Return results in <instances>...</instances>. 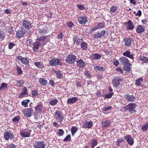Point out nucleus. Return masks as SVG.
Returning a JSON list of instances; mask_svg holds the SVG:
<instances>
[{
  "instance_id": "obj_1",
  "label": "nucleus",
  "mask_w": 148,
  "mask_h": 148,
  "mask_svg": "<svg viewBox=\"0 0 148 148\" xmlns=\"http://www.w3.org/2000/svg\"><path fill=\"white\" fill-rule=\"evenodd\" d=\"M119 60L121 64L123 66V69L124 71L127 72L131 71V68L130 66L132 64L127 58L124 56L121 57L119 58Z\"/></svg>"
},
{
  "instance_id": "obj_2",
  "label": "nucleus",
  "mask_w": 148,
  "mask_h": 148,
  "mask_svg": "<svg viewBox=\"0 0 148 148\" xmlns=\"http://www.w3.org/2000/svg\"><path fill=\"white\" fill-rule=\"evenodd\" d=\"M137 106L136 104L135 103H130L127 106L123 108L124 111L128 110L129 112L131 114H135L136 112V110L135 109Z\"/></svg>"
},
{
  "instance_id": "obj_3",
  "label": "nucleus",
  "mask_w": 148,
  "mask_h": 148,
  "mask_svg": "<svg viewBox=\"0 0 148 148\" xmlns=\"http://www.w3.org/2000/svg\"><path fill=\"white\" fill-rule=\"evenodd\" d=\"M49 64L53 66H56L58 65L61 66L62 64L60 59L55 58H52L49 61Z\"/></svg>"
},
{
  "instance_id": "obj_4",
  "label": "nucleus",
  "mask_w": 148,
  "mask_h": 148,
  "mask_svg": "<svg viewBox=\"0 0 148 148\" xmlns=\"http://www.w3.org/2000/svg\"><path fill=\"white\" fill-rule=\"evenodd\" d=\"M4 136L5 139L7 140H8L10 139L11 140L13 139V141H15V140H14V139L15 138L14 135L13 134V133L11 130L5 132L4 134Z\"/></svg>"
},
{
  "instance_id": "obj_5",
  "label": "nucleus",
  "mask_w": 148,
  "mask_h": 148,
  "mask_svg": "<svg viewBox=\"0 0 148 148\" xmlns=\"http://www.w3.org/2000/svg\"><path fill=\"white\" fill-rule=\"evenodd\" d=\"M42 36L41 37L36 39L38 41L42 46H44L49 40L48 36Z\"/></svg>"
},
{
  "instance_id": "obj_6",
  "label": "nucleus",
  "mask_w": 148,
  "mask_h": 148,
  "mask_svg": "<svg viewBox=\"0 0 148 148\" xmlns=\"http://www.w3.org/2000/svg\"><path fill=\"white\" fill-rule=\"evenodd\" d=\"M76 58L77 57L75 56L69 54L66 57L65 60L67 63L70 64H73L75 61Z\"/></svg>"
},
{
  "instance_id": "obj_7",
  "label": "nucleus",
  "mask_w": 148,
  "mask_h": 148,
  "mask_svg": "<svg viewBox=\"0 0 148 148\" xmlns=\"http://www.w3.org/2000/svg\"><path fill=\"white\" fill-rule=\"evenodd\" d=\"M46 146V143L42 141H36L34 144V148H45Z\"/></svg>"
},
{
  "instance_id": "obj_8",
  "label": "nucleus",
  "mask_w": 148,
  "mask_h": 148,
  "mask_svg": "<svg viewBox=\"0 0 148 148\" xmlns=\"http://www.w3.org/2000/svg\"><path fill=\"white\" fill-rule=\"evenodd\" d=\"M22 29L27 30L29 29L32 27V23L27 20H25L23 21Z\"/></svg>"
},
{
  "instance_id": "obj_9",
  "label": "nucleus",
  "mask_w": 148,
  "mask_h": 148,
  "mask_svg": "<svg viewBox=\"0 0 148 148\" xmlns=\"http://www.w3.org/2000/svg\"><path fill=\"white\" fill-rule=\"evenodd\" d=\"M55 116L56 117V120H58V121L60 123L62 121L64 116L63 114L60 111L56 110L55 113Z\"/></svg>"
},
{
  "instance_id": "obj_10",
  "label": "nucleus",
  "mask_w": 148,
  "mask_h": 148,
  "mask_svg": "<svg viewBox=\"0 0 148 148\" xmlns=\"http://www.w3.org/2000/svg\"><path fill=\"white\" fill-rule=\"evenodd\" d=\"M32 130L29 129H25L21 131L20 134L23 138L29 137L30 136V132Z\"/></svg>"
},
{
  "instance_id": "obj_11",
  "label": "nucleus",
  "mask_w": 148,
  "mask_h": 148,
  "mask_svg": "<svg viewBox=\"0 0 148 148\" xmlns=\"http://www.w3.org/2000/svg\"><path fill=\"white\" fill-rule=\"evenodd\" d=\"M23 112L27 117L31 116L34 113V111L32 108H28L23 110Z\"/></svg>"
},
{
  "instance_id": "obj_12",
  "label": "nucleus",
  "mask_w": 148,
  "mask_h": 148,
  "mask_svg": "<svg viewBox=\"0 0 148 148\" xmlns=\"http://www.w3.org/2000/svg\"><path fill=\"white\" fill-rule=\"evenodd\" d=\"M106 32L105 30L99 31L95 33L93 36L94 38L98 39L99 38L103 37L105 34Z\"/></svg>"
},
{
  "instance_id": "obj_13",
  "label": "nucleus",
  "mask_w": 148,
  "mask_h": 148,
  "mask_svg": "<svg viewBox=\"0 0 148 148\" xmlns=\"http://www.w3.org/2000/svg\"><path fill=\"white\" fill-rule=\"evenodd\" d=\"M124 138L130 145L132 146L133 145L134 143V139L131 135H127L124 136Z\"/></svg>"
},
{
  "instance_id": "obj_14",
  "label": "nucleus",
  "mask_w": 148,
  "mask_h": 148,
  "mask_svg": "<svg viewBox=\"0 0 148 148\" xmlns=\"http://www.w3.org/2000/svg\"><path fill=\"white\" fill-rule=\"evenodd\" d=\"M123 79L120 77H115L112 80V84L114 86L117 87L120 84V82Z\"/></svg>"
},
{
  "instance_id": "obj_15",
  "label": "nucleus",
  "mask_w": 148,
  "mask_h": 148,
  "mask_svg": "<svg viewBox=\"0 0 148 148\" xmlns=\"http://www.w3.org/2000/svg\"><path fill=\"white\" fill-rule=\"evenodd\" d=\"M40 44L38 41H37L36 39V41L33 43L32 48L34 52H37L38 50L39 47L42 46Z\"/></svg>"
},
{
  "instance_id": "obj_16",
  "label": "nucleus",
  "mask_w": 148,
  "mask_h": 148,
  "mask_svg": "<svg viewBox=\"0 0 148 148\" xmlns=\"http://www.w3.org/2000/svg\"><path fill=\"white\" fill-rule=\"evenodd\" d=\"M123 55L125 57H127L132 60L134 58V54L133 53H132L130 51L127 50L123 53Z\"/></svg>"
},
{
  "instance_id": "obj_17",
  "label": "nucleus",
  "mask_w": 148,
  "mask_h": 148,
  "mask_svg": "<svg viewBox=\"0 0 148 148\" xmlns=\"http://www.w3.org/2000/svg\"><path fill=\"white\" fill-rule=\"evenodd\" d=\"M77 65L78 67L83 68L86 66L85 62L82 59L77 60Z\"/></svg>"
},
{
  "instance_id": "obj_18",
  "label": "nucleus",
  "mask_w": 148,
  "mask_h": 148,
  "mask_svg": "<svg viewBox=\"0 0 148 148\" xmlns=\"http://www.w3.org/2000/svg\"><path fill=\"white\" fill-rule=\"evenodd\" d=\"M87 18L83 16H80L78 18L80 24H84L87 21Z\"/></svg>"
},
{
  "instance_id": "obj_19",
  "label": "nucleus",
  "mask_w": 148,
  "mask_h": 148,
  "mask_svg": "<svg viewBox=\"0 0 148 148\" xmlns=\"http://www.w3.org/2000/svg\"><path fill=\"white\" fill-rule=\"evenodd\" d=\"M43 105L40 102L38 103L35 108L36 111L38 113L41 112L42 111Z\"/></svg>"
},
{
  "instance_id": "obj_20",
  "label": "nucleus",
  "mask_w": 148,
  "mask_h": 148,
  "mask_svg": "<svg viewBox=\"0 0 148 148\" xmlns=\"http://www.w3.org/2000/svg\"><path fill=\"white\" fill-rule=\"evenodd\" d=\"M82 125L84 128H90L92 127L93 123L91 121L89 122L85 121L82 123Z\"/></svg>"
},
{
  "instance_id": "obj_21",
  "label": "nucleus",
  "mask_w": 148,
  "mask_h": 148,
  "mask_svg": "<svg viewBox=\"0 0 148 148\" xmlns=\"http://www.w3.org/2000/svg\"><path fill=\"white\" fill-rule=\"evenodd\" d=\"M78 100V99L77 97H72L67 99V103L69 104H72L75 103Z\"/></svg>"
},
{
  "instance_id": "obj_22",
  "label": "nucleus",
  "mask_w": 148,
  "mask_h": 148,
  "mask_svg": "<svg viewBox=\"0 0 148 148\" xmlns=\"http://www.w3.org/2000/svg\"><path fill=\"white\" fill-rule=\"evenodd\" d=\"M125 24L128 26L127 27V30H132L134 28V25L130 20H129L128 22L125 23Z\"/></svg>"
},
{
  "instance_id": "obj_23",
  "label": "nucleus",
  "mask_w": 148,
  "mask_h": 148,
  "mask_svg": "<svg viewBox=\"0 0 148 148\" xmlns=\"http://www.w3.org/2000/svg\"><path fill=\"white\" fill-rule=\"evenodd\" d=\"M145 29L143 26L140 25L137 27L136 32L138 33L141 34L144 32Z\"/></svg>"
},
{
  "instance_id": "obj_24",
  "label": "nucleus",
  "mask_w": 148,
  "mask_h": 148,
  "mask_svg": "<svg viewBox=\"0 0 148 148\" xmlns=\"http://www.w3.org/2000/svg\"><path fill=\"white\" fill-rule=\"evenodd\" d=\"M101 57V56L100 54L97 53H95L91 56L90 58L93 60H94L95 59H99Z\"/></svg>"
},
{
  "instance_id": "obj_25",
  "label": "nucleus",
  "mask_w": 148,
  "mask_h": 148,
  "mask_svg": "<svg viewBox=\"0 0 148 148\" xmlns=\"http://www.w3.org/2000/svg\"><path fill=\"white\" fill-rule=\"evenodd\" d=\"M39 32L42 35H44V34L48 32L47 28L45 26L41 27L39 30Z\"/></svg>"
},
{
  "instance_id": "obj_26",
  "label": "nucleus",
  "mask_w": 148,
  "mask_h": 148,
  "mask_svg": "<svg viewBox=\"0 0 148 148\" xmlns=\"http://www.w3.org/2000/svg\"><path fill=\"white\" fill-rule=\"evenodd\" d=\"M125 45L127 46H129L131 45L132 40L131 38H126L124 39Z\"/></svg>"
},
{
  "instance_id": "obj_27",
  "label": "nucleus",
  "mask_w": 148,
  "mask_h": 148,
  "mask_svg": "<svg viewBox=\"0 0 148 148\" xmlns=\"http://www.w3.org/2000/svg\"><path fill=\"white\" fill-rule=\"evenodd\" d=\"M102 126L103 127H107L111 123V121L109 120H106L101 122Z\"/></svg>"
},
{
  "instance_id": "obj_28",
  "label": "nucleus",
  "mask_w": 148,
  "mask_h": 148,
  "mask_svg": "<svg viewBox=\"0 0 148 148\" xmlns=\"http://www.w3.org/2000/svg\"><path fill=\"white\" fill-rule=\"evenodd\" d=\"M94 68L96 71H104L105 70V68L103 66H97L96 65L94 66Z\"/></svg>"
},
{
  "instance_id": "obj_29",
  "label": "nucleus",
  "mask_w": 148,
  "mask_h": 148,
  "mask_svg": "<svg viewBox=\"0 0 148 148\" xmlns=\"http://www.w3.org/2000/svg\"><path fill=\"white\" fill-rule=\"evenodd\" d=\"M127 94L126 95V98L127 101L132 102L135 100V97L134 96L127 95Z\"/></svg>"
},
{
  "instance_id": "obj_30",
  "label": "nucleus",
  "mask_w": 148,
  "mask_h": 148,
  "mask_svg": "<svg viewBox=\"0 0 148 148\" xmlns=\"http://www.w3.org/2000/svg\"><path fill=\"white\" fill-rule=\"evenodd\" d=\"M24 82V81L23 80H16L14 82L15 85L18 87H21Z\"/></svg>"
},
{
  "instance_id": "obj_31",
  "label": "nucleus",
  "mask_w": 148,
  "mask_h": 148,
  "mask_svg": "<svg viewBox=\"0 0 148 148\" xmlns=\"http://www.w3.org/2000/svg\"><path fill=\"white\" fill-rule=\"evenodd\" d=\"M73 40L74 41V43H75L77 46L79 45L80 43L82 42V40L79 39L77 36H75L73 38Z\"/></svg>"
},
{
  "instance_id": "obj_32",
  "label": "nucleus",
  "mask_w": 148,
  "mask_h": 148,
  "mask_svg": "<svg viewBox=\"0 0 148 148\" xmlns=\"http://www.w3.org/2000/svg\"><path fill=\"white\" fill-rule=\"evenodd\" d=\"M54 73L57 75V77L58 78H62L63 77V74L60 71H55Z\"/></svg>"
},
{
  "instance_id": "obj_33",
  "label": "nucleus",
  "mask_w": 148,
  "mask_h": 148,
  "mask_svg": "<svg viewBox=\"0 0 148 148\" xmlns=\"http://www.w3.org/2000/svg\"><path fill=\"white\" fill-rule=\"evenodd\" d=\"M24 33L22 30L18 31L16 33V36L18 38H20L24 36Z\"/></svg>"
},
{
  "instance_id": "obj_34",
  "label": "nucleus",
  "mask_w": 148,
  "mask_h": 148,
  "mask_svg": "<svg viewBox=\"0 0 148 148\" xmlns=\"http://www.w3.org/2000/svg\"><path fill=\"white\" fill-rule=\"evenodd\" d=\"M140 61H142L141 63L142 64L145 63H147L148 62L147 58L146 57L144 56H141L140 58Z\"/></svg>"
},
{
  "instance_id": "obj_35",
  "label": "nucleus",
  "mask_w": 148,
  "mask_h": 148,
  "mask_svg": "<svg viewBox=\"0 0 148 148\" xmlns=\"http://www.w3.org/2000/svg\"><path fill=\"white\" fill-rule=\"evenodd\" d=\"M34 65L38 69L42 68L44 67L42 63L40 62H35Z\"/></svg>"
},
{
  "instance_id": "obj_36",
  "label": "nucleus",
  "mask_w": 148,
  "mask_h": 148,
  "mask_svg": "<svg viewBox=\"0 0 148 148\" xmlns=\"http://www.w3.org/2000/svg\"><path fill=\"white\" fill-rule=\"evenodd\" d=\"M98 143V142L96 140L93 139L90 141V145L92 148H94Z\"/></svg>"
},
{
  "instance_id": "obj_37",
  "label": "nucleus",
  "mask_w": 148,
  "mask_h": 148,
  "mask_svg": "<svg viewBox=\"0 0 148 148\" xmlns=\"http://www.w3.org/2000/svg\"><path fill=\"white\" fill-rule=\"evenodd\" d=\"M78 130V129L76 127H73L71 129V132L72 133V135L73 136L75 135V133L77 132Z\"/></svg>"
},
{
  "instance_id": "obj_38",
  "label": "nucleus",
  "mask_w": 148,
  "mask_h": 148,
  "mask_svg": "<svg viewBox=\"0 0 148 148\" xmlns=\"http://www.w3.org/2000/svg\"><path fill=\"white\" fill-rule=\"evenodd\" d=\"M21 62L23 64H25L26 65H29V60L26 58H23V59L22 60Z\"/></svg>"
},
{
  "instance_id": "obj_39",
  "label": "nucleus",
  "mask_w": 148,
  "mask_h": 148,
  "mask_svg": "<svg viewBox=\"0 0 148 148\" xmlns=\"http://www.w3.org/2000/svg\"><path fill=\"white\" fill-rule=\"evenodd\" d=\"M81 47L84 50L86 49L88 47L87 43L86 42H82L81 43Z\"/></svg>"
},
{
  "instance_id": "obj_40",
  "label": "nucleus",
  "mask_w": 148,
  "mask_h": 148,
  "mask_svg": "<svg viewBox=\"0 0 148 148\" xmlns=\"http://www.w3.org/2000/svg\"><path fill=\"white\" fill-rule=\"evenodd\" d=\"M30 101L29 99H26L23 100L21 102V104L24 107H27L28 103Z\"/></svg>"
},
{
  "instance_id": "obj_41",
  "label": "nucleus",
  "mask_w": 148,
  "mask_h": 148,
  "mask_svg": "<svg viewBox=\"0 0 148 148\" xmlns=\"http://www.w3.org/2000/svg\"><path fill=\"white\" fill-rule=\"evenodd\" d=\"M39 82L40 83L44 85H46L47 84V80L43 78H40L39 80Z\"/></svg>"
},
{
  "instance_id": "obj_42",
  "label": "nucleus",
  "mask_w": 148,
  "mask_h": 148,
  "mask_svg": "<svg viewBox=\"0 0 148 148\" xmlns=\"http://www.w3.org/2000/svg\"><path fill=\"white\" fill-rule=\"evenodd\" d=\"M26 44L28 46H31V45H33V42L32 39L30 38H27L26 41Z\"/></svg>"
},
{
  "instance_id": "obj_43",
  "label": "nucleus",
  "mask_w": 148,
  "mask_h": 148,
  "mask_svg": "<svg viewBox=\"0 0 148 148\" xmlns=\"http://www.w3.org/2000/svg\"><path fill=\"white\" fill-rule=\"evenodd\" d=\"M27 90V89L26 87H24L22 89V93L25 96H27L28 95Z\"/></svg>"
},
{
  "instance_id": "obj_44",
  "label": "nucleus",
  "mask_w": 148,
  "mask_h": 148,
  "mask_svg": "<svg viewBox=\"0 0 148 148\" xmlns=\"http://www.w3.org/2000/svg\"><path fill=\"white\" fill-rule=\"evenodd\" d=\"M8 86V84L5 83H3L0 87V91L2 90H5Z\"/></svg>"
},
{
  "instance_id": "obj_45",
  "label": "nucleus",
  "mask_w": 148,
  "mask_h": 148,
  "mask_svg": "<svg viewBox=\"0 0 148 148\" xmlns=\"http://www.w3.org/2000/svg\"><path fill=\"white\" fill-rule=\"evenodd\" d=\"M58 102V101L57 99L51 100L49 102V104L51 106H54Z\"/></svg>"
},
{
  "instance_id": "obj_46",
  "label": "nucleus",
  "mask_w": 148,
  "mask_h": 148,
  "mask_svg": "<svg viewBox=\"0 0 148 148\" xmlns=\"http://www.w3.org/2000/svg\"><path fill=\"white\" fill-rule=\"evenodd\" d=\"M148 129V123L145 124L143 125L141 128L143 132H146L147 130Z\"/></svg>"
},
{
  "instance_id": "obj_47",
  "label": "nucleus",
  "mask_w": 148,
  "mask_h": 148,
  "mask_svg": "<svg viewBox=\"0 0 148 148\" xmlns=\"http://www.w3.org/2000/svg\"><path fill=\"white\" fill-rule=\"evenodd\" d=\"M143 79L142 78L138 79L136 82L135 84L138 86H141V82H143Z\"/></svg>"
},
{
  "instance_id": "obj_48",
  "label": "nucleus",
  "mask_w": 148,
  "mask_h": 148,
  "mask_svg": "<svg viewBox=\"0 0 148 148\" xmlns=\"http://www.w3.org/2000/svg\"><path fill=\"white\" fill-rule=\"evenodd\" d=\"M84 75L86 77L88 78H91L92 76L90 75V73H89V71L87 70H86L84 71Z\"/></svg>"
},
{
  "instance_id": "obj_49",
  "label": "nucleus",
  "mask_w": 148,
  "mask_h": 148,
  "mask_svg": "<svg viewBox=\"0 0 148 148\" xmlns=\"http://www.w3.org/2000/svg\"><path fill=\"white\" fill-rule=\"evenodd\" d=\"M117 9V8L116 6L113 5L110 8V11L111 12H114Z\"/></svg>"
},
{
  "instance_id": "obj_50",
  "label": "nucleus",
  "mask_w": 148,
  "mask_h": 148,
  "mask_svg": "<svg viewBox=\"0 0 148 148\" xmlns=\"http://www.w3.org/2000/svg\"><path fill=\"white\" fill-rule=\"evenodd\" d=\"M16 70L18 72V74L19 75L22 74L23 73V71L21 68L19 66L16 65Z\"/></svg>"
},
{
  "instance_id": "obj_51",
  "label": "nucleus",
  "mask_w": 148,
  "mask_h": 148,
  "mask_svg": "<svg viewBox=\"0 0 148 148\" xmlns=\"http://www.w3.org/2000/svg\"><path fill=\"white\" fill-rule=\"evenodd\" d=\"M113 93H110L109 94H106L104 97L105 98H110L112 97L113 95Z\"/></svg>"
},
{
  "instance_id": "obj_52",
  "label": "nucleus",
  "mask_w": 148,
  "mask_h": 148,
  "mask_svg": "<svg viewBox=\"0 0 148 148\" xmlns=\"http://www.w3.org/2000/svg\"><path fill=\"white\" fill-rule=\"evenodd\" d=\"M20 117L18 116H17L16 117H14L12 119V121L13 122H18L20 119Z\"/></svg>"
},
{
  "instance_id": "obj_53",
  "label": "nucleus",
  "mask_w": 148,
  "mask_h": 148,
  "mask_svg": "<svg viewBox=\"0 0 148 148\" xmlns=\"http://www.w3.org/2000/svg\"><path fill=\"white\" fill-rule=\"evenodd\" d=\"M32 94L33 96H36L39 95L38 90H32Z\"/></svg>"
},
{
  "instance_id": "obj_54",
  "label": "nucleus",
  "mask_w": 148,
  "mask_h": 148,
  "mask_svg": "<svg viewBox=\"0 0 148 148\" xmlns=\"http://www.w3.org/2000/svg\"><path fill=\"white\" fill-rule=\"evenodd\" d=\"M15 46H16V45L15 44L12 42L10 43L8 45V49H12Z\"/></svg>"
},
{
  "instance_id": "obj_55",
  "label": "nucleus",
  "mask_w": 148,
  "mask_h": 148,
  "mask_svg": "<svg viewBox=\"0 0 148 148\" xmlns=\"http://www.w3.org/2000/svg\"><path fill=\"white\" fill-rule=\"evenodd\" d=\"M104 26V24L103 23H100L98 24L97 27L98 29L102 28Z\"/></svg>"
},
{
  "instance_id": "obj_56",
  "label": "nucleus",
  "mask_w": 148,
  "mask_h": 148,
  "mask_svg": "<svg viewBox=\"0 0 148 148\" xmlns=\"http://www.w3.org/2000/svg\"><path fill=\"white\" fill-rule=\"evenodd\" d=\"M71 136L70 135H67L66 136L64 139L63 141H67L71 140Z\"/></svg>"
},
{
  "instance_id": "obj_57",
  "label": "nucleus",
  "mask_w": 148,
  "mask_h": 148,
  "mask_svg": "<svg viewBox=\"0 0 148 148\" xmlns=\"http://www.w3.org/2000/svg\"><path fill=\"white\" fill-rule=\"evenodd\" d=\"M63 36H64L62 33L61 32H60V34L58 35V38L60 40L62 41Z\"/></svg>"
},
{
  "instance_id": "obj_58",
  "label": "nucleus",
  "mask_w": 148,
  "mask_h": 148,
  "mask_svg": "<svg viewBox=\"0 0 148 148\" xmlns=\"http://www.w3.org/2000/svg\"><path fill=\"white\" fill-rule=\"evenodd\" d=\"M58 133L59 136H62L64 134V132L62 129H59L58 131Z\"/></svg>"
},
{
  "instance_id": "obj_59",
  "label": "nucleus",
  "mask_w": 148,
  "mask_h": 148,
  "mask_svg": "<svg viewBox=\"0 0 148 148\" xmlns=\"http://www.w3.org/2000/svg\"><path fill=\"white\" fill-rule=\"evenodd\" d=\"M111 108V106H106L104 107L103 108V110L104 111H106L107 110H109Z\"/></svg>"
},
{
  "instance_id": "obj_60",
  "label": "nucleus",
  "mask_w": 148,
  "mask_h": 148,
  "mask_svg": "<svg viewBox=\"0 0 148 148\" xmlns=\"http://www.w3.org/2000/svg\"><path fill=\"white\" fill-rule=\"evenodd\" d=\"M4 35L2 33V32L0 31V39L1 40H3L4 39Z\"/></svg>"
},
{
  "instance_id": "obj_61",
  "label": "nucleus",
  "mask_w": 148,
  "mask_h": 148,
  "mask_svg": "<svg viewBox=\"0 0 148 148\" xmlns=\"http://www.w3.org/2000/svg\"><path fill=\"white\" fill-rule=\"evenodd\" d=\"M5 148H15V145L12 144H10L7 145Z\"/></svg>"
},
{
  "instance_id": "obj_62",
  "label": "nucleus",
  "mask_w": 148,
  "mask_h": 148,
  "mask_svg": "<svg viewBox=\"0 0 148 148\" xmlns=\"http://www.w3.org/2000/svg\"><path fill=\"white\" fill-rule=\"evenodd\" d=\"M67 25L70 28H72L73 26V23L71 22H70L67 23Z\"/></svg>"
},
{
  "instance_id": "obj_63",
  "label": "nucleus",
  "mask_w": 148,
  "mask_h": 148,
  "mask_svg": "<svg viewBox=\"0 0 148 148\" xmlns=\"http://www.w3.org/2000/svg\"><path fill=\"white\" fill-rule=\"evenodd\" d=\"M4 12L6 14H10L11 12V10L9 9H7L5 10Z\"/></svg>"
},
{
  "instance_id": "obj_64",
  "label": "nucleus",
  "mask_w": 148,
  "mask_h": 148,
  "mask_svg": "<svg viewBox=\"0 0 148 148\" xmlns=\"http://www.w3.org/2000/svg\"><path fill=\"white\" fill-rule=\"evenodd\" d=\"M78 6L80 10H84V7L82 5H78Z\"/></svg>"
}]
</instances>
